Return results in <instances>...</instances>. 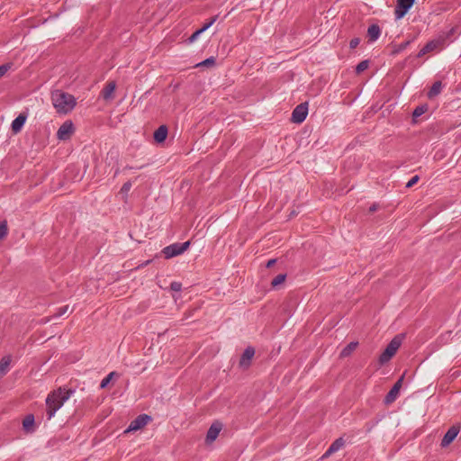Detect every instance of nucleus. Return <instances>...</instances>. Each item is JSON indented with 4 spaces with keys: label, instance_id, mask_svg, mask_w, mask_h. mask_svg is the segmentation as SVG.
<instances>
[{
    "label": "nucleus",
    "instance_id": "35",
    "mask_svg": "<svg viewBox=\"0 0 461 461\" xmlns=\"http://www.w3.org/2000/svg\"><path fill=\"white\" fill-rule=\"evenodd\" d=\"M402 382H403V376H402L396 383L395 384L393 385V389L397 392H400L402 386Z\"/></svg>",
    "mask_w": 461,
    "mask_h": 461
},
{
    "label": "nucleus",
    "instance_id": "22",
    "mask_svg": "<svg viewBox=\"0 0 461 461\" xmlns=\"http://www.w3.org/2000/svg\"><path fill=\"white\" fill-rule=\"evenodd\" d=\"M441 86L440 82H435L428 92V97L432 99L437 96L441 91Z\"/></svg>",
    "mask_w": 461,
    "mask_h": 461
},
{
    "label": "nucleus",
    "instance_id": "36",
    "mask_svg": "<svg viewBox=\"0 0 461 461\" xmlns=\"http://www.w3.org/2000/svg\"><path fill=\"white\" fill-rule=\"evenodd\" d=\"M213 64H214L213 59H207L204 61H203L202 63H200L198 66H209V65H213Z\"/></svg>",
    "mask_w": 461,
    "mask_h": 461
},
{
    "label": "nucleus",
    "instance_id": "4",
    "mask_svg": "<svg viewBox=\"0 0 461 461\" xmlns=\"http://www.w3.org/2000/svg\"><path fill=\"white\" fill-rule=\"evenodd\" d=\"M152 420L150 415L148 414H140L135 419H133L128 428L124 430V434H131L137 431L142 430L149 424Z\"/></svg>",
    "mask_w": 461,
    "mask_h": 461
},
{
    "label": "nucleus",
    "instance_id": "25",
    "mask_svg": "<svg viewBox=\"0 0 461 461\" xmlns=\"http://www.w3.org/2000/svg\"><path fill=\"white\" fill-rule=\"evenodd\" d=\"M285 281V275L280 274L277 275L271 282V285L273 287H276L278 285H281Z\"/></svg>",
    "mask_w": 461,
    "mask_h": 461
},
{
    "label": "nucleus",
    "instance_id": "8",
    "mask_svg": "<svg viewBox=\"0 0 461 461\" xmlns=\"http://www.w3.org/2000/svg\"><path fill=\"white\" fill-rule=\"evenodd\" d=\"M189 244V241H186L182 244H172L164 248L161 253L165 258L168 259L183 254L188 249Z\"/></svg>",
    "mask_w": 461,
    "mask_h": 461
},
{
    "label": "nucleus",
    "instance_id": "31",
    "mask_svg": "<svg viewBox=\"0 0 461 461\" xmlns=\"http://www.w3.org/2000/svg\"><path fill=\"white\" fill-rule=\"evenodd\" d=\"M203 32V30H198L196 31L195 32H194L188 39L189 42L190 43H193L197 38L198 36Z\"/></svg>",
    "mask_w": 461,
    "mask_h": 461
},
{
    "label": "nucleus",
    "instance_id": "18",
    "mask_svg": "<svg viewBox=\"0 0 461 461\" xmlns=\"http://www.w3.org/2000/svg\"><path fill=\"white\" fill-rule=\"evenodd\" d=\"M183 284L179 281H173L169 285V291L174 301L177 300V294L181 293Z\"/></svg>",
    "mask_w": 461,
    "mask_h": 461
},
{
    "label": "nucleus",
    "instance_id": "2",
    "mask_svg": "<svg viewBox=\"0 0 461 461\" xmlns=\"http://www.w3.org/2000/svg\"><path fill=\"white\" fill-rule=\"evenodd\" d=\"M71 392L66 388H59L51 392L46 399L47 414L51 418L55 412L70 397Z\"/></svg>",
    "mask_w": 461,
    "mask_h": 461
},
{
    "label": "nucleus",
    "instance_id": "7",
    "mask_svg": "<svg viewBox=\"0 0 461 461\" xmlns=\"http://www.w3.org/2000/svg\"><path fill=\"white\" fill-rule=\"evenodd\" d=\"M256 348L252 346H248L241 352L239 358V367L242 370H248L255 358Z\"/></svg>",
    "mask_w": 461,
    "mask_h": 461
},
{
    "label": "nucleus",
    "instance_id": "27",
    "mask_svg": "<svg viewBox=\"0 0 461 461\" xmlns=\"http://www.w3.org/2000/svg\"><path fill=\"white\" fill-rule=\"evenodd\" d=\"M131 186L132 185L131 182L124 183L120 189V194H122L123 197H126L131 191Z\"/></svg>",
    "mask_w": 461,
    "mask_h": 461
},
{
    "label": "nucleus",
    "instance_id": "13",
    "mask_svg": "<svg viewBox=\"0 0 461 461\" xmlns=\"http://www.w3.org/2000/svg\"><path fill=\"white\" fill-rule=\"evenodd\" d=\"M115 90H116L115 82L110 81L103 88V90L101 92V95L105 101H110L114 98Z\"/></svg>",
    "mask_w": 461,
    "mask_h": 461
},
{
    "label": "nucleus",
    "instance_id": "11",
    "mask_svg": "<svg viewBox=\"0 0 461 461\" xmlns=\"http://www.w3.org/2000/svg\"><path fill=\"white\" fill-rule=\"evenodd\" d=\"M459 431H460V427L458 425L451 426L447 429V431L446 432L444 437L442 438L440 447L442 448H447L452 444V442L456 439Z\"/></svg>",
    "mask_w": 461,
    "mask_h": 461
},
{
    "label": "nucleus",
    "instance_id": "17",
    "mask_svg": "<svg viewBox=\"0 0 461 461\" xmlns=\"http://www.w3.org/2000/svg\"><path fill=\"white\" fill-rule=\"evenodd\" d=\"M26 115L23 113L19 114L17 118H15L11 125L12 131L14 133H18L22 128L23 127L25 122H26Z\"/></svg>",
    "mask_w": 461,
    "mask_h": 461
},
{
    "label": "nucleus",
    "instance_id": "12",
    "mask_svg": "<svg viewBox=\"0 0 461 461\" xmlns=\"http://www.w3.org/2000/svg\"><path fill=\"white\" fill-rule=\"evenodd\" d=\"M416 0H397L394 14L398 19L402 18L412 7Z\"/></svg>",
    "mask_w": 461,
    "mask_h": 461
},
{
    "label": "nucleus",
    "instance_id": "30",
    "mask_svg": "<svg viewBox=\"0 0 461 461\" xmlns=\"http://www.w3.org/2000/svg\"><path fill=\"white\" fill-rule=\"evenodd\" d=\"M114 375V373H111L109 374L105 378L103 379L102 383H101V387L102 388H104L107 386V384L111 382V380L113 379Z\"/></svg>",
    "mask_w": 461,
    "mask_h": 461
},
{
    "label": "nucleus",
    "instance_id": "33",
    "mask_svg": "<svg viewBox=\"0 0 461 461\" xmlns=\"http://www.w3.org/2000/svg\"><path fill=\"white\" fill-rule=\"evenodd\" d=\"M402 382H403V376H402L396 383L395 384L393 385V389L397 392H400L402 386Z\"/></svg>",
    "mask_w": 461,
    "mask_h": 461
},
{
    "label": "nucleus",
    "instance_id": "34",
    "mask_svg": "<svg viewBox=\"0 0 461 461\" xmlns=\"http://www.w3.org/2000/svg\"><path fill=\"white\" fill-rule=\"evenodd\" d=\"M402 382H403V376H402L396 383L395 384L393 385V389L397 392H400L402 386Z\"/></svg>",
    "mask_w": 461,
    "mask_h": 461
},
{
    "label": "nucleus",
    "instance_id": "20",
    "mask_svg": "<svg viewBox=\"0 0 461 461\" xmlns=\"http://www.w3.org/2000/svg\"><path fill=\"white\" fill-rule=\"evenodd\" d=\"M380 28L378 25L376 24H373L371 26H369L368 30H367V38H368V41H375L379 35H380Z\"/></svg>",
    "mask_w": 461,
    "mask_h": 461
},
{
    "label": "nucleus",
    "instance_id": "19",
    "mask_svg": "<svg viewBox=\"0 0 461 461\" xmlns=\"http://www.w3.org/2000/svg\"><path fill=\"white\" fill-rule=\"evenodd\" d=\"M12 358L11 357H4L0 359V377H3L9 370Z\"/></svg>",
    "mask_w": 461,
    "mask_h": 461
},
{
    "label": "nucleus",
    "instance_id": "23",
    "mask_svg": "<svg viewBox=\"0 0 461 461\" xmlns=\"http://www.w3.org/2000/svg\"><path fill=\"white\" fill-rule=\"evenodd\" d=\"M428 111L427 105H420L414 109L412 113V122L416 123L418 122V118L424 114Z\"/></svg>",
    "mask_w": 461,
    "mask_h": 461
},
{
    "label": "nucleus",
    "instance_id": "6",
    "mask_svg": "<svg viewBox=\"0 0 461 461\" xmlns=\"http://www.w3.org/2000/svg\"><path fill=\"white\" fill-rule=\"evenodd\" d=\"M402 345V339L400 337L393 338L387 345L385 349L379 357V363L384 365L390 361V359L396 354L397 350Z\"/></svg>",
    "mask_w": 461,
    "mask_h": 461
},
{
    "label": "nucleus",
    "instance_id": "21",
    "mask_svg": "<svg viewBox=\"0 0 461 461\" xmlns=\"http://www.w3.org/2000/svg\"><path fill=\"white\" fill-rule=\"evenodd\" d=\"M9 226L6 221H0V244L7 238Z\"/></svg>",
    "mask_w": 461,
    "mask_h": 461
},
{
    "label": "nucleus",
    "instance_id": "15",
    "mask_svg": "<svg viewBox=\"0 0 461 461\" xmlns=\"http://www.w3.org/2000/svg\"><path fill=\"white\" fill-rule=\"evenodd\" d=\"M23 429L25 433H32L35 429V419L32 414L26 415L23 420Z\"/></svg>",
    "mask_w": 461,
    "mask_h": 461
},
{
    "label": "nucleus",
    "instance_id": "26",
    "mask_svg": "<svg viewBox=\"0 0 461 461\" xmlns=\"http://www.w3.org/2000/svg\"><path fill=\"white\" fill-rule=\"evenodd\" d=\"M344 446V440L342 438L337 439L330 446L329 452H336Z\"/></svg>",
    "mask_w": 461,
    "mask_h": 461
},
{
    "label": "nucleus",
    "instance_id": "10",
    "mask_svg": "<svg viewBox=\"0 0 461 461\" xmlns=\"http://www.w3.org/2000/svg\"><path fill=\"white\" fill-rule=\"evenodd\" d=\"M444 39L438 38L429 41L419 52V57H423L430 52L442 50Z\"/></svg>",
    "mask_w": 461,
    "mask_h": 461
},
{
    "label": "nucleus",
    "instance_id": "14",
    "mask_svg": "<svg viewBox=\"0 0 461 461\" xmlns=\"http://www.w3.org/2000/svg\"><path fill=\"white\" fill-rule=\"evenodd\" d=\"M168 129L166 125H160L153 133L154 141L157 144H163L167 140Z\"/></svg>",
    "mask_w": 461,
    "mask_h": 461
},
{
    "label": "nucleus",
    "instance_id": "24",
    "mask_svg": "<svg viewBox=\"0 0 461 461\" xmlns=\"http://www.w3.org/2000/svg\"><path fill=\"white\" fill-rule=\"evenodd\" d=\"M399 392L395 391L393 388L391 389V391L387 393L385 397V403L390 404L392 403L398 396Z\"/></svg>",
    "mask_w": 461,
    "mask_h": 461
},
{
    "label": "nucleus",
    "instance_id": "29",
    "mask_svg": "<svg viewBox=\"0 0 461 461\" xmlns=\"http://www.w3.org/2000/svg\"><path fill=\"white\" fill-rule=\"evenodd\" d=\"M10 68H11V65H9V64H5V65L0 66V79L6 75V73L9 71Z\"/></svg>",
    "mask_w": 461,
    "mask_h": 461
},
{
    "label": "nucleus",
    "instance_id": "32",
    "mask_svg": "<svg viewBox=\"0 0 461 461\" xmlns=\"http://www.w3.org/2000/svg\"><path fill=\"white\" fill-rule=\"evenodd\" d=\"M360 43V39L359 38H354L352 39L350 41H349V47L351 49H356Z\"/></svg>",
    "mask_w": 461,
    "mask_h": 461
},
{
    "label": "nucleus",
    "instance_id": "38",
    "mask_svg": "<svg viewBox=\"0 0 461 461\" xmlns=\"http://www.w3.org/2000/svg\"><path fill=\"white\" fill-rule=\"evenodd\" d=\"M273 262H274V261H269V262H268V266L273 265Z\"/></svg>",
    "mask_w": 461,
    "mask_h": 461
},
{
    "label": "nucleus",
    "instance_id": "1",
    "mask_svg": "<svg viewBox=\"0 0 461 461\" xmlns=\"http://www.w3.org/2000/svg\"><path fill=\"white\" fill-rule=\"evenodd\" d=\"M51 101L54 109L58 113L68 114L77 106V98L62 90H56L51 94Z\"/></svg>",
    "mask_w": 461,
    "mask_h": 461
},
{
    "label": "nucleus",
    "instance_id": "16",
    "mask_svg": "<svg viewBox=\"0 0 461 461\" xmlns=\"http://www.w3.org/2000/svg\"><path fill=\"white\" fill-rule=\"evenodd\" d=\"M359 343L357 341H352L346 345L340 351L339 357L341 358H347L350 357L358 348Z\"/></svg>",
    "mask_w": 461,
    "mask_h": 461
},
{
    "label": "nucleus",
    "instance_id": "37",
    "mask_svg": "<svg viewBox=\"0 0 461 461\" xmlns=\"http://www.w3.org/2000/svg\"><path fill=\"white\" fill-rule=\"evenodd\" d=\"M214 22V20H212L210 23L208 24H205L203 28H201L200 30H203V32L207 30L211 25L212 23Z\"/></svg>",
    "mask_w": 461,
    "mask_h": 461
},
{
    "label": "nucleus",
    "instance_id": "28",
    "mask_svg": "<svg viewBox=\"0 0 461 461\" xmlns=\"http://www.w3.org/2000/svg\"><path fill=\"white\" fill-rule=\"evenodd\" d=\"M367 68H368V62L366 60H364V61H361L357 66L356 70L357 73H361V72L365 71Z\"/></svg>",
    "mask_w": 461,
    "mask_h": 461
},
{
    "label": "nucleus",
    "instance_id": "9",
    "mask_svg": "<svg viewBox=\"0 0 461 461\" xmlns=\"http://www.w3.org/2000/svg\"><path fill=\"white\" fill-rule=\"evenodd\" d=\"M308 112H309L308 103H302V104H298L294 109V111L292 113L291 121L294 123L303 122L306 119V117L308 115Z\"/></svg>",
    "mask_w": 461,
    "mask_h": 461
},
{
    "label": "nucleus",
    "instance_id": "5",
    "mask_svg": "<svg viewBox=\"0 0 461 461\" xmlns=\"http://www.w3.org/2000/svg\"><path fill=\"white\" fill-rule=\"evenodd\" d=\"M76 132V125L71 120L64 121L57 130L56 137L60 141H68Z\"/></svg>",
    "mask_w": 461,
    "mask_h": 461
},
{
    "label": "nucleus",
    "instance_id": "3",
    "mask_svg": "<svg viewBox=\"0 0 461 461\" xmlns=\"http://www.w3.org/2000/svg\"><path fill=\"white\" fill-rule=\"evenodd\" d=\"M224 429V423L220 420H214L206 430L203 443L206 447L214 445Z\"/></svg>",
    "mask_w": 461,
    "mask_h": 461
}]
</instances>
